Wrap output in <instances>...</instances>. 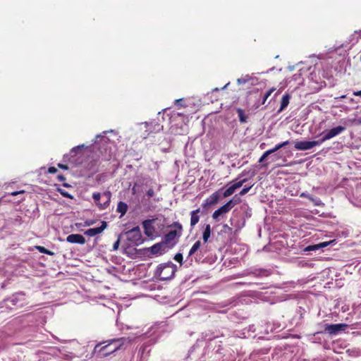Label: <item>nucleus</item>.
Returning <instances> with one entry per match:
<instances>
[{
	"label": "nucleus",
	"mask_w": 361,
	"mask_h": 361,
	"mask_svg": "<svg viewBox=\"0 0 361 361\" xmlns=\"http://www.w3.org/2000/svg\"><path fill=\"white\" fill-rule=\"evenodd\" d=\"M126 338H120L117 339H112L109 341L107 344L103 346H102V343H99L94 347V353H97L100 357L108 356L120 349L124 344Z\"/></svg>",
	"instance_id": "1"
},
{
	"label": "nucleus",
	"mask_w": 361,
	"mask_h": 361,
	"mask_svg": "<svg viewBox=\"0 0 361 361\" xmlns=\"http://www.w3.org/2000/svg\"><path fill=\"white\" fill-rule=\"evenodd\" d=\"M176 271V265L172 262L159 264L155 270L154 276L161 281L171 279Z\"/></svg>",
	"instance_id": "2"
},
{
	"label": "nucleus",
	"mask_w": 361,
	"mask_h": 361,
	"mask_svg": "<svg viewBox=\"0 0 361 361\" xmlns=\"http://www.w3.org/2000/svg\"><path fill=\"white\" fill-rule=\"evenodd\" d=\"M168 228L173 229L169 231L164 235V240L166 243H169L173 241L175 238L180 237L182 235L183 226L179 222L175 221L169 225Z\"/></svg>",
	"instance_id": "3"
},
{
	"label": "nucleus",
	"mask_w": 361,
	"mask_h": 361,
	"mask_svg": "<svg viewBox=\"0 0 361 361\" xmlns=\"http://www.w3.org/2000/svg\"><path fill=\"white\" fill-rule=\"evenodd\" d=\"M127 239L131 244L139 245L144 241L139 226H135L126 233Z\"/></svg>",
	"instance_id": "4"
},
{
	"label": "nucleus",
	"mask_w": 361,
	"mask_h": 361,
	"mask_svg": "<svg viewBox=\"0 0 361 361\" xmlns=\"http://www.w3.org/2000/svg\"><path fill=\"white\" fill-rule=\"evenodd\" d=\"M111 192L109 191L105 192L103 194V197H106V201L103 203L99 202L101 198V194L99 192H94L92 194V198L94 200L95 204L99 209H105L109 207L111 201Z\"/></svg>",
	"instance_id": "5"
},
{
	"label": "nucleus",
	"mask_w": 361,
	"mask_h": 361,
	"mask_svg": "<svg viewBox=\"0 0 361 361\" xmlns=\"http://www.w3.org/2000/svg\"><path fill=\"white\" fill-rule=\"evenodd\" d=\"M345 130V128L344 126H336L335 128L330 129L329 130H328L326 132H323L321 134L322 135V137L320 140H321L322 142L323 143L326 140H330V139L338 135L339 134H341V133H343Z\"/></svg>",
	"instance_id": "6"
},
{
	"label": "nucleus",
	"mask_w": 361,
	"mask_h": 361,
	"mask_svg": "<svg viewBox=\"0 0 361 361\" xmlns=\"http://www.w3.org/2000/svg\"><path fill=\"white\" fill-rule=\"evenodd\" d=\"M154 219H147L142 221L144 233L149 238L153 239L157 235L155 227L153 225Z\"/></svg>",
	"instance_id": "7"
},
{
	"label": "nucleus",
	"mask_w": 361,
	"mask_h": 361,
	"mask_svg": "<svg viewBox=\"0 0 361 361\" xmlns=\"http://www.w3.org/2000/svg\"><path fill=\"white\" fill-rule=\"evenodd\" d=\"M348 327L346 324H326L324 325V331L330 335H336L339 331H344Z\"/></svg>",
	"instance_id": "8"
},
{
	"label": "nucleus",
	"mask_w": 361,
	"mask_h": 361,
	"mask_svg": "<svg viewBox=\"0 0 361 361\" xmlns=\"http://www.w3.org/2000/svg\"><path fill=\"white\" fill-rule=\"evenodd\" d=\"M322 143V142L321 140L313 141H300L295 143V148L298 150H307L317 145H320Z\"/></svg>",
	"instance_id": "9"
},
{
	"label": "nucleus",
	"mask_w": 361,
	"mask_h": 361,
	"mask_svg": "<svg viewBox=\"0 0 361 361\" xmlns=\"http://www.w3.org/2000/svg\"><path fill=\"white\" fill-rule=\"evenodd\" d=\"M220 200L219 191L212 193L202 204V208L207 209L210 206L216 204Z\"/></svg>",
	"instance_id": "10"
},
{
	"label": "nucleus",
	"mask_w": 361,
	"mask_h": 361,
	"mask_svg": "<svg viewBox=\"0 0 361 361\" xmlns=\"http://www.w3.org/2000/svg\"><path fill=\"white\" fill-rule=\"evenodd\" d=\"M240 202V199L239 197H237V195H235L232 200H230L228 202H226L225 204L221 206L219 208V211L221 212V214H224L230 212V210L236 204H239Z\"/></svg>",
	"instance_id": "11"
},
{
	"label": "nucleus",
	"mask_w": 361,
	"mask_h": 361,
	"mask_svg": "<svg viewBox=\"0 0 361 361\" xmlns=\"http://www.w3.org/2000/svg\"><path fill=\"white\" fill-rule=\"evenodd\" d=\"M107 226L106 221H102V225L99 227L92 228L85 231V235L87 236H94L97 234L101 233Z\"/></svg>",
	"instance_id": "12"
},
{
	"label": "nucleus",
	"mask_w": 361,
	"mask_h": 361,
	"mask_svg": "<svg viewBox=\"0 0 361 361\" xmlns=\"http://www.w3.org/2000/svg\"><path fill=\"white\" fill-rule=\"evenodd\" d=\"M66 241L80 245H83L86 242L85 238L81 234H70L66 237Z\"/></svg>",
	"instance_id": "13"
},
{
	"label": "nucleus",
	"mask_w": 361,
	"mask_h": 361,
	"mask_svg": "<svg viewBox=\"0 0 361 361\" xmlns=\"http://www.w3.org/2000/svg\"><path fill=\"white\" fill-rule=\"evenodd\" d=\"M201 246V242L200 240L196 241L192 247L190 248L188 258L191 257L192 256H195V259L196 262H199L201 261V257H199L198 253H197V250L200 249Z\"/></svg>",
	"instance_id": "14"
},
{
	"label": "nucleus",
	"mask_w": 361,
	"mask_h": 361,
	"mask_svg": "<svg viewBox=\"0 0 361 361\" xmlns=\"http://www.w3.org/2000/svg\"><path fill=\"white\" fill-rule=\"evenodd\" d=\"M200 212V209L197 208L195 210H193L190 212V226L193 228L200 220L199 214Z\"/></svg>",
	"instance_id": "15"
},
{
	"label": "nucleus",
	"mask_w": 361,
	"mask_h": 361,
	"mask_svg": "<svg viewBox=\"0 0 361 361\" xmlns=\"http://www.w3.org/2000/svg\"><path fill=\"white\" fill-rule=\"evenodd\" d=\"M333 242H334L333 240L332 241H329V242H322V243H320L319 244L309 245L307 247H305V251L317 250H319L320 248H324V247H327L328 245H329Z\"/></svg>",
	"instance_id": "16"
},
{
	"label": "nucleus",
	"mask_w": 361,
	"mask_h": 361,
	"mask_svg": "<svg viewBox=\"0 0 361 361\" xmlns=\"http://www.w3.org/2000/svg\"><path fill=\"white\" fill-rule=\"evenodd\" d=\"M290 97H291L289 94H285L282 97L281 102V106H280V109H279V112H281L283 109H285L288 106Z\"/></svg>",
	"instance_id": "17"
},
{
	"label": "nucleus",
	"mask_w": 361,
	"mask_h": 361,
	"mask_svg": "<svg viewBox=\"0 0 361 361\" xmlns=\"http://www.w3.org/2000/svg\"><path fill=\"white\" fill-rule=\"evenodd\" d=\"M128 208V207L127 204L124 202L121 201L118 203L116 211L118 213H121V216H123L127 212Z\"/></svg>",
	"instance_id": "18"
},
{
	"label": "nucleus",
	"mask_w": 361,
	"mask_h": 361,
	"mask_svg": "<svg viewBox=\"0 0 361 361\" xmlns=\"http://www.w3.org/2000/svg\"><path fill=\"white\" fill-rule=\"evenodd\" d=\"M211 235V226L209 224H207L204 231L202 234V239L204 243H207Z\"/></svg>",
	"instance_id": "19"
},
{
	"label": "nucleus",
	"mask_w": 361,
	"mask_h": 361,
	"mask_svg": "<svg viewBox=\"0 0 361 361\" xmlns=\"http://www.w3.org/2000/svg\"><path fill=\"white\" fill-rule=\"evenodd\" d=\"M236 111L238 113L240 122L242 123H246L247 116L245 114L244 111L242 109L238 108Z\"/></svg>",
	"instance_id": "20"
},
{
	"label": "nucleus",
	"mask_w": 361,
	"mask_h": 361,
	"mask_svg": "<svg viewBox=\"0 0 361 361\" xmlns=\"http://www.w3.org/2000/svg\"><path fill=\"white\" fill-rule=\"evenodd\" d=\"M276 90L274 87L269 89L262 97V101L260 104L257 105V107H259V105H263L265 104L267 99L270 97V95Z\"/></svg>",
	"instance_id": "21"
},
{
	"label": "nucleus",
	"mask_w": 361,
	"mask_h": 361,
	"mask_svg": "<svg viewBox=\"0 0 361 361\" xmlns=\"http://www.w3.org/2000/svg\"><path fill=\"white\" fill-rule=\"evenodd\" d=\"M35 249L37 250H38L39 252L43 253V254H46V255H51V256L54 255V252L49 250L47 248H45L44 247L41 246V245H36Z\"/></svg>",
	"instance_id": "22"
},
{
	"label": "nucleus",
	"mask_w": 361,
	"mask_h": 361,
	"mask_svg": "<svg viewBox=\"0 0 361 361\" xmlns=\"http://www.w3.org/2000/svg\"><path fill=\"white\" fill-rule=\"evenodd\" d=\"M162 245L160 243H157L151 247V252L153 254H160Z\"/></svg>",
	"instance_id": "23"
},
{
	"label": "nucleus",
	"mask_w": 361,
	"mask_h": 361,
	"mask_svg": "<svg viewBox=\"0 0 361 361\" xmlns=\"http://www.w3.org/2000/svg\"><path fill=\"white\" fill-rule=\"evenodd\" d=\"M235 191V189L234 188V187L233 186V185L231 186H230L228 188H227L223 193V197H229L231 196V195H233L234 193V192Z\"/></svg>",
	"instance_id": "24"
},
{
	"label": "nucleus",
	"mask_w": 361,
	"mask_h": 361,
	"mask_svg": "<svg viewBox=\"0 0 361 361\" xmlns=\"http://www.w3.org/2000/svg\"><path fill=\"white\" fill-rule=\"evenodd\" d=\"M174 259L176 262H178V263H180V264L181 265L183 264V255L181 253L176 254L174 256Z\"/></svg>",
	"instance_id": "25"
},
{
	"label": "nucleus",
	"mask_w": 361,
	"mask_h": 361,
	"mask_svg": "<svg viewBox=\"0 0 361 361\" xmlns=\"http://www.w3.org/2000/svg\"><path fill=\"white\" fill-rule=\"evenodd\" d=\"M281 143H279L277 144L274 148L272 149H268L267 151L269 152V154H273L274 152H276V151H278L279 149H281Z\"/></svg>",
	"instance_id": "26"
},
{
	"label": "nucleus",
	"mask_w": 361,
	"mask_h": 361,
	"mask_svg": "<svg viewBox=\"0 0 361 361\" xmlns=\"http://www.w3.org/2000/svg\"><path fill=\"white\" fill-rule=\"evenodd\" d=\"M281 143H279L277 144L274 148L272 149H268L267 151L269 152V154H273L274 152H276V151H278L279 149H281Z\"/></svg>",
	"instance_id": "27"
},
{
	"label": "nucleus",
	"mask_w": 361,
	"mask_h": 361,
	"mask_svg": "<svg viewBox=\"0 0 361 361\" xmlns=\"http://www.w3.org/2000/svg\"><path fill=\"white\" fill-rule=\"evenodd\" d=\"M246 180H247L246 179L241 180L234 183L233 185V186L234 187V188L235 190H237L238 188H240L243 185V183L246 182Z\"/></svg>",
	"instance_id": "28"
},
{
	"label": "nucleus",
	"mask_w": 361,
	"mask_h": 361,
	"mask_svg": "<svg viewBox=\"0 0 361 361\" xmlns=\"http://www.w3.org/2000/svg\"><path fill=\"white\" fill-rule=\"evenodd\" d=\"M252 185L243 188L241 190V191L239 192V195H240V196L245 195L250 191V190L252 188Z\"/></svg>",
	"instance_id": "29"
},
{
	"label": "nucleus",
	"mask_w": 361,
	"mask_h": 361,
	"mask_svg": "<svg viewBox=\"0 0 361 361\" xmlns=\"http://www.w3.org/2000/svg\"><path fill=\"white\" fill-rule=\"evenodd\" d=\"M222 215L221 212L219 211V209H216V211H214V212L212 214V218L216 220V221H218L219 220V217Z\"/></svg>",
	"instance_id": "30"
},
{
	"label": "nucleus",
	"mask_w": 361,
	"mask_h": 361,
	"mask_svg": "<svg viewBox=\"0 0 361 361\" xmlns=\"http://www.w3.org/2000/svg\"><path fill=\"white\" fill-rule=\"evenodd\" d=\"M270 155L269 152L267 150L262 155V157L259 158V163H262L265 159L266 158Z\"/></svg>",
	"instance_id": "31"
},
{
	"label": "nucleus",
	"mask_w": 361,
	"mask_h": 361,
	"mask_svg": "<svg viewBox=\"0 0 361 361\" xmlns=\"http://www.w3.org/2000/svg\"><path fill=\"white\" fill-rule=\"evenodd\" d=\"M147 195L149 197H152L154 195V191L153 189L150 188L147 191Z\"/></svg>",
	"instance_id": "32"
},
{
	"label": "nucleus",
	"mask_w": 361,
	"mask_h": 361,
	"mask_svg": "<svg viewBox=\"0 0 361 361\" xmlns=\"http://www.w3.org/2000/svg\"><path fill=\"white\" fill-rule=\"evenodd\" d=\"M57 172V169L54 166H50L48 168V173H55Z\"/></svg>",
	"instance_id": "33"
},
{
	"label": "nucleus",
	"mask_w": 361,
	"mask_h": 361,
	"mask_svg": "<svg viewBox=\"0 0 361 361\" xmlns=\"http://www.w3.org/2000/svg\"><path fill=\"white\" fill-rule=\"evenodd\" d=\"M58 167L61 169H63V170L68 169V166L66 164H58Z\"/></svg>",
	"instance_id": "34"
},
{
	"label": "nucleus",
	"mask_w": 361,
	"mask_h": 361,
	"mask_svg": "<svg viewBox=\"0 0 361 361\" xmlns=\"http://www.w3.org/2000/svg\"><path fill=\"white\" fill-rule=\"evenodd\" d=\"M25 192V190H19V191H14L11 193V195L12 196H16L19 194H23Z\"/></svg>",
	"instance_id": "35"
},
{
	"label": "nucleus",
	"mask_w": 361,
	"mask_h": 361,
	"mask_svg": "<svg viewBox=\"0 0 361 361\" xmlns=\"http://www.w3.org/2000/svg\"><path fill=\"white\" fill-rule=\"evenodd\" d=\"M119 244H120V240L119 239L117 240L113 245V249L114 250H117L118 248V246H119Z\"/></svg>",
	"instance_id": "36"
},
{
	"label": "nucleus",
	"mask_w": 361,
	"mask_h": 361,
	"mask_svg": "<svg viewBox=\"0 0 361 361\" xmlns=\"http://www.w3.org/2000/svg\"><path fill=\"white\" fill-rule=\"evenodd\" d=\"M245 82H246V80H245V78H238V79L237 80V82H238V84H244V83H245Z\"/></svg>",
	"instance_id": "37"
},
{
	"label": "nucleus",
	"mask_w": 361,
	"mask_h": 361,
	"mask_svg": "<svg viewBox=\"0 0 361 361\" xmlns=\"http://www.w3.org/2000/svg\"><path fill=\"white\" fill-rule=\"evenodd\" d=\"M57 179H58L59 181H63V180H66V178L64 177V176H63V175L60 174V175H59V176H57Z\"/></svg>",
	"instance_id": "38"
},
{
	"label": "nucleus",
	"mask_w": 361,
	"mask_h": 361,
	"mask_svg": "<svg viewBox=\"0 0 361 361\" xmlns=\"http://www.w3.org/2000/svg\"><path fill=\"white\" fill-rule=\"evenodd\" d=\"M281 144L282 145L281 147H283L288 145L290 144V142L287 140V141L281 142Z\"/></svg>",
	"instance_id": "39"
},
{
	"label": "nucleus",
	"mask_w": 361,
	"mask_h": 361,
	"mask_svg": "<svg viewBox=\"0 0 361 361\" xmlns=\"http://www.w3.org/2000/svg\"><path fill=\"white\" fill-rule=\"evenodd\" d=\"M353 94H354L355 96H360V97H361V90L354 92H353Z\"/></svg>",
	"instance_id": "40"
},
{
	"label": "nucleus",
	"mask_w": 361,
	"mask_h": 361,
	"mask_svg": "<svg viewBox=\"0 0 361 361\" xmlns=\"http://www.w3.org/2000/svg\"><path fill=\"white\" fill-rule=\"evenodd\" d=\"M61 195H62L63 197H71V196L68 194V192H61Z\"/></svg>",
	"instance_id": "41"
},
{
	"label": "nucleus",
	"mask_w": 361,
	"mask_h": 361,
	"mask_svg": "<svg viewBox=\"0 0 361 361\" xmlns=\"http://www.w3.org/2000/svg\"><path fill=\"white\" fill-rule=\"evenodd\" d=\"M135 186H136V184L134 185V186L132 188V192L133 194H135Z\"/></svg>",
	"instance_id": "42"
},
{
	"label": "nucleus",
	"mask_w": 361,
	"mask_h": 361,
	"mask_svg": "<svg viewBox=\"0 0 361 361\" xmlns=\"http://www.w3.org/2000/svg\"><path fill=\"white\" fill-rule=\"evenodd\" d=\"M248 93H249V94H252V93H258V90H257L256 92H255V91L249 92Z\"/></svg>",
	"instance_id": "43"
},
{
	"label": "nucleus",
	"mask_w": 361,
	"mask_h": 361,
	"mask_svg": "<svg viewBox=\"0 0 361 361\" xmlns=\"http://www.w3.org/2000/svg\"><path fill=\"white\" fill-rule=\"evenodd\" d=\"M358 123L361 124V117L358 119Z\"/></svg>",
	"instance_id": "44"
},
{
	"label": "nucleus",
	"mask_w": 361,
	"mask_h": 361,
	"mask_svg": "<svg viewBox=\"0 0 361 361\" xmlns=\"http://www.w3.org/2000/svg\"><path fill=\"white\" fill-rule=\"evenodd\" d=\"M182 99H176V102L178 103V102H180Z\"/></svg>",
	"instance_id": "45"
},
{
	"label": "nucleus",
	"mask_w": 361,
	"mask_h": 361,
	"mask_svg": "<svg viewBox=\"0 0 361 361\" xmlns=\"http://www.w3.org/2000/svg\"><path fill=\"white\" fill-rule=\"evenodd\" d=\"M345 95H343V96H341V98H342V99H343V98H345Z\"/></svg>",
	"instance_id": "46"
},
{
	"label": "nucleus",
	"mask_w": 361,
	"mask_h": 361,
	"mask_svg": "<svg viewBox=\"0 0 361 361\" xmlns=\"http://www.w3.org/2000/svg\"><path fill=\"white\" fill-rule=\"evenodd\" d=\"M279 92H277L276 93H275V97L278 94Z\"/></svg>",
	"instance_id": "47"
}]
</instances>
